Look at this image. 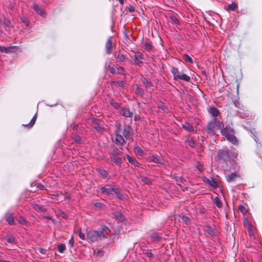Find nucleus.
Here are the masks:
<instances>
[{
  "label": "nucleus",
  "instance_id": "62",
  "mask_svg": "<svg viewBox=\"0 0 262 262\" xmlns=\"http://www.w3.org/2000/svg\"><path fill=\"white\" fill-rule=\"evenodd\" d=\"M37 187L41 189H43L44 188H45V186H43V185H42L41 184H37Z\"/></svg>",
  "mask_w": 262,
  "mask_h": 262
},
{
  "label": "nucleus",
  "instance_id": "43",
  "mask_svg": "<svg viewBox=\"0 0 262 262\" xmlns=\"http://www.w3.org/2000/svg\"><path fill=\"white\" fill-rule=\"evenodd\" d=\"M170 19L172 22L176 24H179V20L174 15H171L170 16Z\"/></svg>",
  "mask_w": 262,
  "mask_h": 262
},
{
  "label": "nucleus",
  "instance_id": "63",
  "mask_svg": "<svg viewBox=\"0 0 262 262\" xmlns=\"http://www.w3.org/2000/svg\"><path fill=\"white\" fill-rule=\"evenodd\" d=\"M245 209V207L243 205H239L238 206V210H241V211H244V210Z\"/></svg>",
  "mask_w": 262,
  "mask_h": 262
},
{
  "label": "nucleus",
  "instance_id": "29",
  "mask_svg": "<svg viewBox=\"0 0 262 262\" xmlns=\"http://www.w3.org/2000/svg\"><path fill=\"white\" fill-rule=\"evenodd\" d=\"M73 139L76 143L83 144L84 143V141L78 135L73 136Z\"/></svg>",
  "mask_w": 262,
  "mask_h": 262
},
{
  "label": "nucleus",
  "instance_id": "17",
  "mask_svg": "<svg viewBox=\"0 0 262 262\" xmlns=\"http://www.w3.org/2000/svg\"><path fill=\"white\" fill-rule=\"evenodd\" d=\"M178 80H182L185 82H189L191 81V78L189 76L185 74L181 73L179 77H178Z\"/></svg>",
  "mask_w": 262,
  "mask_h": 262
},
{
  "label": "nucleus",
  "instance_id": "34",
  "mask_svg": "<svg viewBox=\"0 0 262 262\" xmlns=\"http://www.w3.org/2000/svg\"><path fill=\"white\" fill-rule=\"evenodd\" d=\"M110 103L115 108L118 109L120 107V104L115 102L113 99L109 100Z\"/></svg>",
  "mask_w": 262,
  "mask_h": 262
},
{
  "label": "nucleus",
  "instance_id": "46",
  "mask_svg": "<svg viewBox=\"0 0 262 262\" xmlns=\"http://www.w3.org/2000/svg\"><path fill=\"white\" fill-rule=\"evenodd\" d=\"M31 206H32V208L36 211H38V209H39V207H40V205H39L37 204L36 203H33L31 204Z\"/></svg>",
  "mask_w": 262,
  "mask_h": 262
},
{
  "label": "nucleus",
  "instance_id": "58",
  "mask_svg": "<svg viewBox=\"0 0 262 262\" xmlns=\"http://www.w3.org/2000/svg\"><path fill=\"white\" fill-rule=\"evenodd\" d=\"M113 152H114V153L113 155H118L119 153H121V151L120 150H119L117 148L114 149L113 150Z\"/></svg>",
  "mask_w": 262,
  "mask_h": 262
},
{
  "label": "nucleus",
  "instance_id": "10",
  "mask_svg": "<svg viewBox=\"0 0 262 262\" xmlns=\"http://www.w3.org/2000/svg\"><path fill=\"white\" fill-rule=\"evenodd\" d=\"M120 114L125 117L131 118L133 117V113L128 108L123 107L121 110Z\"/></svg>",
  "mask_w": 262,
  "mask_h": 262
},
{
  "label": "nucleus",
  "instance_id": "8",
  "mask_svg": "<svg viewBox=\"0 0 262 262\" xmlns=\"http://www.w3.org/2000/svg\"><path fill=\"white\" fill-rule=\"evenodd\" d=\"M112 37H109L105 43V52L107 54H110L112 53V49L113 48L112 43Z\"/></svg>",
  "mask_w": 262,
  "mask_h": 262
},
{
  "label": "nucleus",
  "instance_id": "56",
  "mask_svg": "<svg viewBox=\"0 0 262 262\" xmlns=\"http://www.w3.org/2000/svg\"><path fill=\"white\" fill-rule=\"evenodd\" d=\"M38 251L40 253L43 254H46V250L45 249H43L42 248H38Z\"/></svg>",
  "mask_w": 262,
  "mask_h": 262
},
{
  "label": "nucleus",
  "instance_id": "25",
  "mask_svg": "<svg viewBox=\"0 0 262 262\" xmlns=\"http://www.w3.org/2000/svg\"><path fill=\"white\" fill-rule=\"evenodd\" d=\"M6 239L8 243L11 244H15L16 243V239L15 237L11 235H7Z\"/></svg>",
  "mask_w": 262,
  "mask_h": 262
},
{
  "label": "nucleus",
  "instance_id": "53",
  "mask_svg": "<svg viewBox=\"0 0 262 262\" xmlns=\"http://www.w3.org/2000/svg\"><path fill=\"white\" fill-rule=\"evenodd\" d=\"M20 19L23 23H25L27 26H28L29 21H28L26 17H23L20 18Z\"/></svg>",
  "mask_w": 262,
  "mask_h": 262
},
{
  "label": "nucleus",
  "instance_id": "37",
  "mask_svg": "<svg viewBox=\"0 0 262 262\" xmlns=\"http://www.w3.org/2000/svg\"><path fill=\"white\" fill-rule=\"evenodd\" d=\"M116 58L121 62H123L125 60L126 58L125 56L121 53H119L116 56Z\"/></svg>",
  "mask_w": 262,
  "mask_h": 262
},
{
  "label": "nucleus",
  "instance_id": "21",
  "mask_svg": "<svg viewBox=\"0 0 262 262\" xmlns=\"http://www.w3.org/2000/svg\"><path fill=\"white\" fill-rule=\"evenodd\" d=\"M183 128L189 132H194V129L193 127L188 122H185L182 124Z\"/></svg>",
  "mask_w": 262,
  "mask_h": 262
},
{
  "label": "nucleus",
  "instance_id": "6",
  "mask_svg": "<svg viewBox=\"0 0 262 262\" xmlns=\"http://www.w3.org/2000/svg\"><path fill=\"white\" fill-rule=\"evenodd\" d=\"M217 158L219 160H222L225 163L229 161L230 157L228 150H219L217 151Z\"/></svg>",
  "mask_w": 262,
  "mask_h": 262
},
{
  "label": "nucleus",
  "instance_id": "36",
  "mask_svg": "<svg viewBox=\"0 0 262 262\" xmlns=\"http://www.w3.org/2000/svg\"><path fill=\"white\" fill-rule=\"evenodd\" d=\"M144 48L147 51H150L152 49V45L150 42H146L144 45Z\"/></svg>",
  "mask_w": 262,
  "mask_h": 262
},
{
  "label": "nucleus",
  "instance_id": "57",
  "mask_svg": "<svg viewBox=\"0 0 262 262\" xmlns=\"http://www.w3.org/2000/svg\"><path fill=\"white\" fill-rule=\"evenodd\" d=\"M145 254L146 255V256H147L148 257H149V258H151L152 257V253L151 252H150V251H147L146 252Z\"/></svg>",
  "mask_w": 262,
  "mask_h": 262
},
{
  "label": "nucleus",
  "instance_id": "41",
  "mask_svg": "<svg viewBox=\"0 0 262 262\" xmlns=\"http://www.w3.org/2000/svg\"><path fill=\"white\" fill-rule=\"evenodd\" d=\"M115 218L118 220L119 221H123L124 219V216L120 213H117L115 215Z\"/></svg>",
  "mask_w": 262,
  "mask_h": 262
},
{
  "label": "nucleus",
  "instance_id": "23",
  "mask_svg": "<svg viewBox=\"0 0 262 262\" xmlns=\"http://www.w3.org/2000/svg\"><path fill=\"white\" fill-rule=\"evenodd\" d=\"M142 57L141 55H138L135 54L134 55V63L136 65H138L139 66H141L143 62L141 60L142 59Z\"/></svg>",
  "mask_w": 262,
  "mask_h": 262
},
{
  "label": "nucleus",
  "instance_id": "12",
  "mask_svg": "<svg viewBox=\"0 0 262 262\" xmlns=\"http://www.w3.org/2000/svg\"><path fill=\"white\" fill-rule=\"evenodd\" d=\"M170 71L173 76V79L175 80H178V77H179V75L181 74L179 69L174 67H171Z\"/></svg>",
  "mask_w": 262,
  "mask_h": 262
},
{
  "label": "nucleus",
  "instance_id": "19",
  "mask_svg": "<svg viewBox=\"0 0 262 262\" xmlns=\"http://www.w3.org/2000/svg\"><path fill=\"white\" fill-rule=\"evenodd\" d=\"M111 160L117 165H120L122 163V159L121 158L113 155L111 157Z\"/></svg>",
  "mask_w": 262,
  "mask_h": 262
},
{
  "label": "nucleus",
  "instance_id": "60",
  "mask_svg": "<svg viewBox=\"0 0 262 262\" xmlns=\"http://www.w3.org/2000/svg\"><path fill=\"white\" fill-rule=\"evenodd\" d=\"M69 243L70 244L71 246H73V245H74V239H73V236H72L71 239H70Z\"/></svg>",
  "mask_w": 262,
  "mask_h": 262
},
{
  "label": "nucleus",
  "instance_id": "54",
  "mask_svg": "<svg viewBox=\"0 0 262 262\" xmlns=\"http://www.w3.org/2000/svg\"><path fill=\"white\" fill-rule=\"evenodd\" d=\"M79 236L80 238H81L82 240H84L85 239V234L84 233L81 232V231L80 230L78 233Z\"/></svg>",
  "mask_w": 262,
  "mask_h": 262
},
{
  "label": "nucleus",
  "instance_id": "64",
  "mask_svg": "<svg viewBox=\"0 0 262 262\" xmlns=\"http://www.w3.org/2000/svg\"><path fill=\"white\" fill-rule=\"evenodd\" d=\"M0 262H10V261H8V260H0Z\"/></svg>",
  "mask_w": 262,
  "mask_h": 262
},
{
  "label": "nucleus",
  "instance_id": "61",
  "mask_svg": "<svg viewBox=\"0 0 262 262\" xmlns=\"http://www.w3.org/2000/svg\"><path fill=\"white\" fill-rule=\"evenodd\" d=\"M128 11L130 12H134L135 11V9L132 6H130L129 7H128Z\"/></svg>",
  "mask_w": 262,
  "mask_h": 262
},
{
  "label": "nucleus",
  "instance_id": "28",
  "mask_svg": "<svg viewBox=\"0 0 262 262\" xmlns=\"http://www.w3.org/2000/svg\"><path fill=\"white\" fill-rule=\"evenodd\" d=\"M134 152L139 156H142L143 154V150L139 146H136L134 147Z\"/></svg>",
  "mask_w": 262,
  "mask_h": 262
},
{
  "label": "nucleus",
  "instance_id": "32",
  "mask_svg": "<svg viewBox=\"0 0 262 262\" xmlns=\"http://www.w3.org/2000/svg\"><path fill=\"white\" fill-rule=\"evenodd\" d=\"M136 93L141 97H143L144 94V90L140 87L137 86L136 89Z\"/></svg>",
  "mask_w": 262,
  "mask_h": 262
},
{
  "label": "nucleus",
  "instance_id": "5",
  "mask_svg": "<svg viewBox=\"0 0 262 262\" xmlns=\"http://www.w3.org/2000/svg\"><path fill=\"white\" fill-rule=\"evenodd\" d=\"M148 162H154L158 166H161L164 165L165 160L161 155H152L147 158Z\"/></svg>",
  "mask_w": 262,
  "mask_h": 262
},
{
  "label": "nucleus",
  "instance_id": "2",
  "mask_svg": "<svg viewBox=\"0 0 262 262\" xmlns=\"http://www.w3.org/2000/svg\"><path fill=\"white\" fill-rule=\"evenodd\" d=\"M100 191L101 193L107 195H112L114 193L119 199L122 200L123 199V195L120 192V188L113 187L110 184L102 186Z\"/></svg>",
  "mask_w": 262,
  "mask_h": 262
},
{
  "label": "nucleus",
  "instance_id": "22",
  "mask_svg": "<svg viewBox=\"0 0 262 262\" xmlns=\"http://www.w3.org/2000/svg\"><path fill=\"white\" fill-rule=\"evenodd\" d=\"M209 113L213 117V118H216V117L219 114V111L216 108L212 107L209 110Z\"/></svg>",
  "mask_w": 262,
  "mask_h": 262
},
{
  "label": "nucleus",
  "instance_id": "27",
  "mask_svg": "<svg viewBox=\"0 0 262 262\" xmlns=\"http://www.w3.org/2000/svg\"><path fill=\"white\" fill-rule=\"evenodd\" d=\"M150 237L154 241L159 242L161 239V237L157 232L151 233Z\"/></svg>",
  "mask_w": 262,
  "mask_h": 262
},
{
  "label": "nucleus",
  "instance_id": "50",
  "mask_svg": "<svg viewBox=\"0 0 262 262\" xmlns=\"http://www.w3.org/2000/svg\"><path fill=\"white\" fill-rule=\"evenodd\" d=\"M188 144L189 146H190L191 147H193L195 145V142L192 139L188 141Z\"/></svg>",
  "mask_w": 262,
  "mask_h": 262
},
{
  "label": "nucleus",
  "instance_id": "51",
  "mask_svg": "<svg viewBox=\"0 0 262 262\" xmlns=\"http://www.w3.org/2000/svg\"><path fill=\"white\" fill-rule=\"evenodd\" d=\"M158 107L159 108L161 109L162 110H163L164 112H166L167 108L165 106V105L163 103L159 104L158 106Z\"/></svg>",
  "mask_w": 262,
  "mask_h": 262
},
{
  "label": "nucleus",
  "instance_id": "44",
  "mask_svg": "<svg viewBox=\"0 0 262 262\" xmlns=\"http://www.w3.org/2000/svg\"><path fill=\"white\" fill-rule=\"evenodd\" d=\"M182 220L186 225H188L190 223V218L186 216H183Z\"/></svg>",
  "mask_w": 262,
  "mask_h": 262
},
{
  "label": "nucleus",
  "instance_id": "4",
  "mask_svg": "<svg viewBox=\"0 0 262 262\" xmlns=\"http://www.w3.org/2000/svg\"><path fill=\"white\" fill-rule=\"evenodd\" d=\"M87 238L89 242L94 243L104 239V236L98 230H92L88 232Z\"/></svg>",
  "mask_w": 262,
  "mask_h": 262
},
{
  "label": "nucleus",
  "instance_id": "55",
  "mask_svg": "<svg viewBox=\"0 0 262 262\" xmlns=\"http://www.w3.org/2000/svg\"><path fill=\"white\" fill-rule=\"evenodd\" d=\"M209 184L213 187H217L216 183L213 180H212L209 182Z\"/></svg>",
  "mask_w": 262,
  "mask_h": 262
},
{
  "label": "nucleus",
  "instance_id": "35",
  "mask_svg": "<svg viewBox=\"0 0 262 262\" xmlns=\"http://www.w3.org/2000/svg\"><path fill=\"white\" fill-rule=\"evenodd\" d=\"M116 74H120V75H124L125 74V70L122 67H118L116 68Z\"/></svg>",
  "mask_w": 262,
  "mask_h": 262
},
{
  "label": "nucleus",
  "instance_id": "26",
  "mask_svg": "<svg viewBox=\"0 0 262 262\" xmlns=\"http://www.w3.org/2000/svg\"><path fill=\"white\" fill-rule=\"evenodd\" d=\"M214 203L215 204V205L219 208H221L223 206L222 203L219 198L218 196H216L214 200H213Z\"/></svg>",
  "mask_w": 262,
  "mask_h": 262
},
{
  "label": "nucleus",
  "instance_id": "15",
  "mask_svg": "<svg viewBox=\"0 0 262 262\" xmlns=\"http://www.w3.org/2000/svg\"><path fill=\"white\" fill-rule=\"evenodd\" d=\"M127 159L129 163L131 164L134 165L135 167H139L140 165V164L138 162V161L136 160V159L134 158H132L129 155L126 156Z\"/></svg>",
  "mask_w": 262,
  "mask_h": 262
},
{
  "label": "nucleus",
  "instance_id": "30",
  "mask_svg": "<svg viewBox=\"0 0 262 262\" xmlns=\"http://www.w3.org/2000/svg\"><path fill=\"white\" fill-rule=\"evenodd\" d=\"M237 8V6L234 3H232V4L229 5L226 8L227 11H234Z\"/></svg>",
  "mask_w": 262,
  "mask_h": 262
},
{
  "label": "nucleus",
  "instance_id": "9",
  "mask_svg": "<svg viewBox=\"0 0 262 262\" xmlns=\"http://www.w3.org/2000/svg\"><path fill=\"white\" fill-rule=\"evenodd\" d=\"M221 134L226 138L234 134V130L229 126H226L225 128L221 130Z\"/></svg>",
  "mask_w": 262,
  "mask_h": 262
},
{
  "label": "nucleus",
  "instance_id": "7",
  "mask_svg": "<svg viewBox=\"0 0 262 262\" xmlns=\"http://www.w3.org/2000/svg\"><path fill=\"white\" fill-rule=\"evenodd\" d=\"M92 125L93 127L99 132H102L104 129L100 123V121L96 118H93L92 119Z\"/></svg>",
  "mask_w": 262,
  "mask_h": 262
},
{
  "label": "nucleus",
  "instance_id": "31",
  "mask_svg": "<svg viewBox=\"0 0 262 262\" xmlns=\"http://www.w3.org/2000/svg\"><path fill=\"white\" fill-rule=\"evenodd\" d=\"M183 59L187 62H189L190 63H193V60L191 57L186 54L183 55Z\"/></svg>",
  "mask_w": 262,
  "mask_h": 262
},
{
  "label": "nucleus",
  "instance_id": "20",
  "mask_svg": "<svg viewBox=\"0 0 262 262\" xmlns=\"http://www.w3.org/2000/svg\"><path fill=\"white\" fill-rule=\"evenodd\" d=\"M98 231L99 232L102 233L104 235V238H106V235L108 234L110 232L108 228L105 226H101V227L100 228V229Z\"/></svg>",
  "mask_w": 262,
  "mask_h": 262
},
{
  "label": "nucleus",
  "instance_id": "42",
  "mask_svg": "<svg viewBox=\"0 0 262 262\" xmlns=\"http://www.w3.org/2000/svg\"><path fill=\"white\" fill-rule=\"evenodd\" d=\"M66 249V245L64 244H61L58 246V250L60 253H62Z\"/></svg>",
  "mask_w": 262,
  "mask_h": 262
},
{
  "label": "nucleus",
  "instance_id": "47",
  "mask_svg": "<svg viewBox=\"0 0 262 262\" xmlns=\"http://www.w3.org/2000/svg\"><path fill=\"white\" fill-rule=\"evenodd\" d=\"M18 222L20 224H23V225H26L27 223V221L25 220V219L21 216H20V217L19 218Z\"/></svg>",
  "mask_w": 262,
  "mask_h": 262
},
{
  "label": "nucleus",
  "instance_id": "40",
  "mask_svg": "<svg viewBox=\"0 0 262 262\" xmlns=\"http://www.w3.org/2000/svg\"><path fill=\"white\" fill-rule=\"evenodd\" d=\"M4 24L8 28H11V23L10 20L6 18H5L3 21Z\"/></svg>",
  "mask_w": 262,
  "mask_h": 262
},
{
  "label": "nucleus",
  "instance_id": "24",
  "mask_svg": "<svg viewBox=\"0 0 262 262\" xmlns=\"http://www.w3.org/2000/svg\"><path fill=\"white\" fill-rule=\"evenodd\" d=\"M227 139L234 145H236L238 144V140L236 137L234 135V134L230 135L228 137L226 138Z\"/></svg>",
  "mask_w": 262,
  "mask_h": 262
},
{
  "label": "nucleus",
  "instance_id": "49",
  "mask_svg": "<svg viewBox=\"0 0 262 262\" xmlns=\"http://www.w3.org/2000/svg\"><path fill=\"white\" fill-rule=\"evenodd\" d=\"M7 48L9 49V53L13 52L15 51V49H18L17 46H10L9 47H7Z\"/></svg>",
  "mask_w": 262,
  "mask_h": 262
},
{
  "label": "nucleus",
  "instance_id": "13",
  "mask_svg": "<svg viewBox=\"0 0 262 262\" xmlns=\"http://www.w3.org/2000/svg\"><path fill=\"white\" fill-rule=\"evenodd\" d=\"M33 10L36 12L38 14L40 15L42 17H45L46 15V12L41 8H39V7L35 4L33 6Z\"/></svg>",
  "mask_w": 262,
  "mask_h": 262
},
{
  "label": "nucleus",
  "instance_id": "1",
  "mask_svg": "<svg viewBox=\"0 0 262 262\" xmlns=\"http://www.w3.org/2000/svg\"><path fill=\"white\" fill-rule=\"evenodd\" d=\"M115 130V143L118 145H122L125 143V139H130L133 135L132 128L127 124L122 125L120 123L116 124Z\"/></svg>",
  "mask_w": 262,
  "mask_h": 262
},
{
  "label": "nucleus",
  "instance_id": "3",
  "mask_svg": "<svg viewBox=\"0 0 262 262\" xmlns=\"http://www.w3.org/2000/svg\"><path fill=\"white\" fill-rule=\"evenodd\" d=\"M223 126V123H221L217 118H214L208 123L207 126V132L210 135H214L218 130L221 128Z\"/></svg>",
  "mask_w": 262,
  "mask_h": 262
},
{
  "label": "nucleus",
  "instance_id": "38",
  "mask_svg": "<svg viewBox=\"0 0 262 262\" xmlns=\"http://www.w3.org/2000/svg\"><path fill=\"white\" fill-rule=\"evenodd\" d=\"M36 120V114H35L33 116V117L31 119V120L30 122V123L29 124H27L26 126H28L29 127H31L34 125V124L35 123V122Z\"/></svg>",
  "mask_w": 262,
  "mask_h": 262
},
{
  "label": "nucleus",
  "instance_id": "18",
  "mask_svg": "<svg viewBox=\"0 0 262 262\" xmlns=\"http://www.w3.org/2000/svg\"><path fill=\"white\" fill-rule=\"evenodd\" d=\"M238 177L239 176L236 172H232L230 174L226 177V180L228 182L234 181L235 179Z\"/></svg>",
  "mask_w": 262,
  "mask_h": 262
},
{
  "label": "nucleus",
  "instance_id": "48",
  "mask_svg": "<svg viewBox=\"0 0 262 262\" xmlns=\"http://www.w3.org/2000/svg\"><path fill=\"white\" fill-rule=\"evenodd\" d=\"M141 180L146 184H149L150 183V180L147 177H141Z\"/></svg>",
  "mask_w": 262,
  "mask_h": 262
},
{
  "label": "nucleus",
  "instance_id": "52",
  "mask_svg": "<svg viewBox=\"0 0 262 262\" xmlns=\"http://www.w3.org/2000/svg\"><path fill=\"white\" fill-rule=\"evenodd\" d=\"M110 72L111 73L113 74H116V68H115L114 67H111L110 69Z\"/></svg>",
  "mask_w": 262,
  "mask_h": 262
},
{
  "label": "nucleus",
  "instance_id": "16",
  "mask_svg": "<svg viewBox=\"0 0 262 262\" xmlns=\"http://www.w3.org/2000/svg\"><path fill=\"white\" fill-rule=\"evenodd\" d=\"M204 231L209 234L211 236L215 235V232L213 228L210 226L207 225L204 227Z\"/></svg>",
  "mask_w": 262,
  "mask_h": 262
},
{
  "label": "nucleus",
  "instance_id": "45",
  "mask_svg": "<svg viewBox=\"0 0 262 262\" xmlns=\"http://www.w3.org/2000/svg\"><path fill=\"white\" fill-rule=\"evenodd\" d=\"M0 51L5 53H9V49L7 48V47H5L0 46Z\"/></svg>",
  "mask_w": 262,
  "mask_h": 262
},
{
  "label": "nucleus",
  "instance_id": "11",
  "mask_svg": "<svg viewBox=\"0 0 262 262\" xmlns=\"http://www.w3.org/2000/svg\"><path fill=\"white\" fill-rule=\"evenodd\" d=\"M141 81L146 88H149L152 90L154 89V85L150 81L147 80L145 78H141Z\"/></svg>",
  "mask_w": 262,
  "mask_h": 262
},
{
  "label": "nucleus",
  "instance_id": "33",
  "mask_svg": "<svg viewBox=\"0 0 262 262\" xmlns=\"http://www.w3.org/2000/svg\"><path fill=\"white\" fill-rule=\"evenodd\" d=\"M112 83L114 85H118L121 87H123L124 86V81L123 80L119 81H112Z\"/></svg>",
  "mask_w": 262,
  "mask_h": 262
},
{
  "label": "nucleus",
  "instance_id": "59",
  "mask_svg": "<svg viewBox=\"0 0 262 262\" xmlns=\"http://www.w3.org/2000/svg\"><path fill=\"white\" fill-rule=\"evenodd\" d=\"M38 211H40L42 212H45L47 211V209L43 207L42 206H40V207H39V209H38Z\"/></svg>",
  "mask_w": 262,
  "mask_h": 262
},
{
  "label": "nucleus",
  "instance_id": "39",
  "mask_svg": "<svg viewBox=\"0 0 262 262\" xmlns=\"http://www.w3.org/2000/svg\"><path fill=\"white\" fill-rule=\"evenodd\" d=\"M98 171L99 174L104 178L106 177L108 175V173L105 170L99 169Z\"/></svg>",
  "mask_w": 262,
  "mask_h": 262
},
{
  "label": "nucleus",
  "instance_id": "14",
  "mask_svg": "<svg viewBox=\"0 0 262 262\" xmlns=\"http://www.w3.org/2000/svg\"><path fill=\"white\" fill-rule=\"evenodd\" d=\"M6 220L8 224L10 225H12L14 224V217L12 213L7 212L5 214Z\"/></svg>",
  "mask_w": 262,
  "mask_h": 262
}]
</instances>
